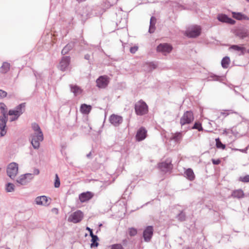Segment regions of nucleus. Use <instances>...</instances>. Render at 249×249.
I'll return each instance as SVG.
<instances>
[{
	"instance_id": "3c124183",
	"label": "nucleus",
	"mask_w": 249,
	"mask_h": 249,
	"mask_svg": "<svg viewBox=\"0 0 249 249\" xmlns=\"http://www.w3.org/2000/svg\"><path fill=\"white\" fill-rule=\"evenodd\" d=\"M221 114H223V115H225V116L229 114L228 113H226L225 112H221Z\"/></svg>"
},
{
	"instance_id": "a19ab883",
	"label": "nucleus",
	"mask_w": 249,
	"mask_h": 249,
	"mask_svg": "<svg viewBox=\"0 0 249 249\" xmlns=\"http://www.w3.org/2000/svg\"><path fill=\"white\" fill-rule=\"evenodd\" d=\"M185 215L183 213H180L178 216V220L183 221L185 220Z\"/></svg>"
},
{
	"instance_id": "864d4df0",
	"label": "nucleus",
	"mask_w": 249,
	"mask_h": 249,
	"mask_svg": "<svg viewBox=\"0 0 249 249\" xmlns=\"http://www.w3.org/2000/svg\"><path fill=\"white\" fill-rule=\"evenodd\" d=\"M240 151L242 152H244L245 151V150H244V149H242V150H239Z\"/></svg>"
},
{
	"instance_id": "5fc2aeb1",
	"label": "nucleus",
	"mask_w": 249,
	"mask_h": 249,
	"mask_svg": "<svg viewBox=\"0 0 249 249\" xmlns=\"http://www.w3.org/2000/svg\"><path fill=\"white\" fill-rule=\"evenodd\" d=\"M224 133H226V134H227V131H226V130H225L224 131Z\"/></svg>"
},
{
	"instance_id": "a878e982",
	"label": "nucleus",
	"mask_w": 249,
	"mask_h": 249,
	"mask_svg": "<svg viewBox=\"0 0 249 249\" xmlns=\"http://www.w3.org/2000/svg\"><path fill=\"white\" fill-rule=\"evenodd\" d=\"M156 22V18L154 17H152L150 18V26L149 28V32L153 33L155 30V24Z\"/></svg>"
},
{
	"instance_id": "37998d69",
	"label": "nucleus",
	"mask_w": 249,
	"mask_h": 249,
	"mask_svg": "<svg viewBox=\"0 0 249 249\" xmlns=\"http://www.w3.org/2000/svg\"><path fill=\"white\" fill-rule=\"evenodd\" d=\"M7 94V92L5 91L0 89V99L5 97Z\"/></svg>"
},
{
	"instance_id": "c756f323",
	"label": "nucleus",
	"mask_w": 249,
	"mask_h": 249,
	"mask_svg": "<svg viewBox=\"0 0 249 249\" xmlns=\"http://www.w3.org/2000/svg\"><path fill=\"white\" fill-rule=\"evenodd\" d=\"M230 63V59L228 56L224 57L221 61V65L223 68H227Z\"/></svg>"
},
{
	"instance_id": "09e8293b",
	"label": "nucleus",
	"mask_w": 249,
	"mask_h": 249,
	"mask_svg": "<svg viewBox=\"0 0 249 249\" xmlns=\"http://www.w3.org/2000/svg\"><path fill=\"white\" fill-rule=\"evenodd\" d=\"M89 57H90V56L88 54H87L85 56V59H88V60L89 59Z\"/></svg>"
},
{
	"instance_id": "2f4dec72",
	"label": "nucleus",
	"mask_w": 249,
	"mask_h": 249,
	"mask_svg": "<svg viewBox=\"0 0 249 249\" xmlns=\"http://www.w3.org/2000/svg\"><path fill=\"white\" fill-rule=\"evenodd\" d=\"M99 238L97 235L93 236L92 237H91L92 243L91 244V247H97L99 245L98 243L97 242Z\"/></svg>"
},
{
	"instance_id": "cd10ccee",
	"label": "nucleus",
	"mask_w": 249,
	"mask_h": 249,
	"mask_svg": "<svg viewBox=\"0 0 249 249\" xmlns=\"http://www.w3.org/2000/svg\"><path fill=\"white\" fill-rule=\"evenodd\" d=\"M71 91L73 92L74 96H77L82 93V89L76 85H70Z\"/></svg>"
},
{
	"instance_id": "a18cd8bd",
	"label": "nucleus",
	"mask_w": 249,
	"mask_h": 249,
	"mask_svg": "<svg viewBox=\"0 0 249 249\" xmlns=\"http://www.w3.org/2000/svg\"><path fill=\"white\" fill-rule=\"evenodd\" d=\"M150 67H152L153 69H155L156 68V66L154 64L152 63H150L148 64Z\"/></svg>"
},
{
	"instance_id": "58836bf2",
	"label": "nucleus",
	"mask_w": 249,
	"mask_h": 249,
	"mask_svg": "<svg viewBox=\"0 0 249 249\" xmlns=\"http://www.w3.org/2000/svg\"><path fill=\"white\" fill-rule=\"evenodd\" d=\"M54 185L55 188H58L60 185V180L57 174L55 175V179Z\"/></svg>"
},
{
	"instance_id": "4d7b16f0",
	"label": "nucleus",
	"mask_w": 249,
	"mask_h": 249,
	"mask_svg": "<svg viewBox=\"0 0 249 249\" xmlns=\"http://www.w3.org/2000/svg\"><path fill=\"white\" fill-rule=\"evenodd\" d=\"M187 249H190V248H187Z\"/></svg>"
},
{
	"instance_id": "a211bd4d",
	"label": "nucleus",
	"mask_w": 249,
	"mask_h": 249,
	"mask_svg": "<svg viewBox=\"0 0 249 249\" xmlns=\"http://www.w3.org/2000/svg\"><path fill=\"white\" fill-rule=\"evenodd\" d=\"M93 196V195L90 192H86L80 194L79 196L80 201L83 203L90 199Z\"/></svg>"
},
{
	"instance_id": "1a4fd4ad",
	"label": "nucleus",
	"mask_w": 249,
	"mask_h": 249,
	"mask_svg": "<svg viewBox=\"0 0 249 249\" xmlns=\"http://www.w3.org/2000/svg\"><path fill=\"white\" fill-rule=\"evenodd\" d=\"M110 79L107 75L100 76L96 81V86L100 89H105L109 83Z\"/></svg>"
},
{
	"instance_id": "6ab92c4d",
	"label": "nucleus",
	"mask_w": 249,
	"mask_h": 249,
	"mask_svg": "<svg viewBox=\"0 0 249 249\" xmlns=\"http://www.w3.org/2000/svg\"><path fill=\"white\" fill-rule=\"evenodd\" d=\"M0 135L1 137H3L6 133L5 127L7 119H5V117H0Z\"/></svg>"
},
{
	"instance_id": "ea45409f",
	"label": "nucleus",
	"mask_w": 249,
	"mask_h": 249,
	"mask_svg": "<svg viewBox=\"0 0 249 249\" xmlns=\"http://www.w3.org/2000/svg\"><path fill=\"white\" fill-rule=\"evenodd\" d=\"M193 129H197L198 131H201V130H202L203 128H202V127L201 126V125L200 124H198V123H195L194 126L193 127Z\"/></svg>"
},
{
	"instance_id": "f03ea898",
	"label": "nucleus",
	"mask_w": 249,
	"mask_h": 249,
	"mask_svg": "<svg viewBox=\"0 0 249 249\" xmlns=\"http://www.w3.org/2000/svg\"><path fill=\"white\" fill-rule=\"evenodd\" d=\"M201 31V28L198 25L189 26L185 31V35L190 38H195L198 36Z\"/></svg>"
},
{
	"instance_id": "13d9d810",
	"label": "nucleus",
	"mask_w": 249,
	"mask_h": 249,
	"mask_svg": "<svg viewBox=\"0 0 249 249\" xmlns=\"http://www.w3.org/2000/svg\"><path fill=\"white\" fill-rule=\"evenodd\" d=\"M247 0L248 1H249V0Z\"/></svg>"
},
{
	"instance_id": "603ef678",
	"label": "nucleus",
	"mask_w": 249,
	"mask_h": 249,
	"mask_svg": "<svg viewBox=\"0 0 249 249\" xmlns=\"http://www.w3.org/2000/svg\"><path fill=\"white\" fill-rule=\"evenodd\" d=\"M77 0L79 2H82V1H85V0Z\"/></svg>"
},
{
	"instance_id": "e433bc0d",
	"label": "nucleus",
	"mask_w": 249,
	"mask_h": 249,
	"mask_svg": "<svg viewBox=\"0 0 249 249\" xmlns=\"http://www.w3.org/2000/svg\"><path fill=\"white\" fill-rule=\"evenodd\" d=\"M239 180L243 182H249V175H246L244 177H240L239 178Z\"/></svg>"
},
{
	"instance_id": "b1692460",
	"label": "nucleus",
	"mask_w": 249,
	"mask_h": 249,
	"mask_svg": "<svg viewBox=\"0 0 249 249\" xmlns=\"http://www.w3.org/2000/svg\"><path fill=\"white\" fill-rule=\"evenodd\" d=\"M230 49H232L235 51L240 52V54L241 55H243L246 51V48L245 47L236 45H231L230 47Z\"/></svg>"
},
{
	"instance_id": "9d476101",
	"label": "nucleus",
	"mask_w": 249,
	"mask_h": 249,
	"mask_svg": "<svg viewBox=\"0 0 249 249\" xmlns=\"http://www.w3.org/2000/svg\"><path fill=\"white\" fill-rule=\"evenodd\" d=\"M51 200V198L46 196H41L36 197L35 202L37 205L47 206L50 205Z\"/></svg>"
},
{
	"instance_id": "0eeeda50",
	"label": "nucleus",
	"mask_w": 249,
	"mask_h": 249,
	"mask_svg": "<svg viewBox=\"0 0 249 249\" xmlns=\"http://www.w3.org/2000/svg\"><path fill=\"white\" fill-rule=\"evenodd\" d=\"M194 120V115L193 112L190 111H187L182 115L180 118V123L181 125H184L186 124H190Z\"/></svg>"
},
{
	"instance_id": "aec40b11",
	"label": "nucleus",
	"mask_w": 249,
	"mask_h": 249,
	"mask_svg": "<svg viewBox=\"0 0 249 249\" xmlns=\"http://www.w3.org/2000/svg\"><path fill=\"white\" fill-rule=\"evenodd\" d=\"M182 137L183 135L181 132H176L172 134L171 140L177 143H180L182 139Z\"/></svg>"
},
{
	"instance_id": "6e6552de",
	"label": "nucleus",
	"mask_w": 249,
	"mask_h": 249,
	"mask_svg": "<svg viewBox=\"0 0 249 249\" xmlns=\"http://www.w3.org/2000/svg\"><path fill=\"white\" fill-rule=\"evenodd\" d=\"M83 213L80 211L78 210L72 213L68 217V221L73 223H77L80 222L83 218Z\"/></svg>"
},
{
	"instance_id": "72a5a7b5",
	"label": "nucleus",
	"mask_w": 249,
	"mask_h": 249,
	"mask_svg": "<svg viewBox=\"0 0 249 249\" xmlns=\"http://www.w3.org/2000/svg\"><path fill=\"white\" fill-rule=\"evenodd\" d=\"M238 36L240 38L243 39L249 36V32L247 30L242 31L239 33Z\"/></svg>"
},
{
	"instance_id": "7ed1b4c3",
	"label": "nucleus",
	"mask_w": 249,
	"mask_h": 249,
	"mask_svg": "<svg viewBox=\"0 0 249 249\" xmlns=\"http://www.w3.org/2000/svg\"><path fill=\"white\" fill-rule=\"evenodd\" d=\"M135 110L137 115L142 116L148 112V106L144 101L140 100L135 104Z\"/></svg>"
},
{
	"instance_id": "6e6d98bb",
	"label": "nucleus",
	"mask_w": 249,
	"mask_h": 249,
	"mask_svg": "<svg viewBox=\"0 0 249 249\" xmlns=\"http://www.w3.org/2000/svg\"><path fill=\"white\" fill-rule=\"evenodd\" d=\"M247 51L249 53V49Z\"/></svg>"
},
{
	"instance_id": "f704fd0d",
	"label": "nucleus",
	"mask_w": 249,
	"mask_h": 249,
	"mask_svg": "<svg viewBox=\"0 0 249 249\" xmlns=\"http://www.w3.org/2000/svg\"><path fill=\"white\" fill-rule=\"evenodd\" d=\"M0 109L3 114V116L2 117H5V119H7V115L6 114V106L4 104H0Z\"/></svg>"
},
{
	"instance_id": "49530a36",
	"label": "nucleus",
	"mask_w": 249,
	"mask_h": 249,
	"mask_svg": "<svg viewBox=\"0 0 249 249\" xmlns=\"http://www.w3.org/2000/svg\"><path fill=\"white\" fill-rule=\"evenodd\" d=\"M39 173V171L38 169L35 170V171H34V174L35 175H38Z\"/></svg>"
},
{
	"instance_id": "c03bdc74",
	"label": "nucleus",
	"mask_w": 249,
	"mask_h": 249,
	"mask_svg": "<svg viewBox=\"0 0 249 249\" xmlns=\"http://www.w3.org/2000/svg\"><path fill=\"white\" fill-rule=\"evenodd\" d=\"M212 162L213 164L218 165L220 163V160H212Z\"/></svg>"
},
{
	"instance_id": "39448f33",
	"label": "nucleus",
	"mask_w": 249,
	"mask_h": 249,
	"mask_svg": "<svg viewBox=\"0 0 249 249\" xmlns=\"http://www.w3.org/2000/svg\"><path fill=\"white\" fill-rule=\"evenodd\" d=\"M25 107L24 104H21L18 106L14 109L10 110L8 114L10 116H14L13 117L10 118V121L13 122L19 117V116L22 114V108Z\"/></svg>"
},
{
	"instance_id": "412c9836",
	"label": "nucleus",
	"mask_w": 249,
	"mask_h": 249,
	"mask_svg": "<svg viewBox=\"0 0 249 249\" xmlns=\"http://www.w3.org/2000/svg\"><path fill=\"white\" fill-rule=\"evenodd\" d=\"M232 17L233 18L237 20H249V18L246 15L242 14L241 13H236L234 12H232Z\"/></svg>"
},
{
	"instance_id": "4be33fe9",
	"label": "nucleus",
	"mask_w": 249,
	"mask_h": 249,
	"mask_svg": "<svg viewBox=\"0 0 249 249\" xmlns=\"http://www.w3.org/2000/svg\"><path fill=\"white\" fill-rule=\"evenodd\" d=\"M91 108V106L83 104L81 105L80 110L82 114H88L90 112Z\"/></svg>"
},
{
	"instance_id": "de8ad7c7",
	"label": "nucleus",
	"mask_w": 249,
	"mask_h": 249,
	"mask_svg": "<svg viewBox=\"0 0 249 249\" xmlns=\"http://www.w3.org/2000/svg\"><path fill=\"white\" fill-rule=\"evenodd\" d=\"M89 235L90 236H91V237H92L93 236H95V235H94L93 232H92V231H90L89 232Z\"/></svg>"
},
{
	"instance_id": "4468645a",
	"label": "nucleus",
	"mask_w": 249,
	"mask_h": 249,
	"mask_svg": "<svg viewBox=\"0 0 249 249\" xmlns=\"http://www.w3.org/2000/svg\"><path fill=\"white\" fill-rule=\"evenodd\" d=\"M110 123L115 126H119L123 122V118L121 116L112 114L109 117Z\"/></svg>"
},
{
	"instance_id": "20e7f679",
	"label": "nucleus",
	"mask_w": 249,
	"mask_h": 249,
	"mask_svg": "<svg viewBox=\"0 0 249 249\" xmlns=\"http://www.w3.org/2000/svg\"><path fill=\"white\" fill-rule=\"evenodd\" d=\"M18 165L16 162L9 163L7 167V174L11 178L14 179L18 173Z\"/></svg>"
},
{
	"instance_id": "4c0bfd02",
	"label": "nucleus",
	"mask_w": 249,
	"mask_h": 249,
	"mask_svg": "<svg viewBox=\"0 0 249 249\" xmlns=\"http://www.w3.org/2000/svg\"><path fill=\"white\" fill-rule=\"evenodd\" d=\"M129 234L131 236H135L137 233V231L136 229L131 228H129Z\"/></svg>"
},
{
	"instance_id": "f8f14e48",
	"label": "nucleus",
	"mask_w": 249,
	"mask_h": 249,
	"mask_svg": "<svg viewBox=\"0 0 249 249\" xmlns=\"http://www.w3.org/2000/svg\"><path fill=\"white\" fill-rule=\"evenodd\" d=\"M153 228L152 226H147L144 230L143 232V237L146 242H149L151 240L153 234Z\"/></svg>"
},
{
	"instance_id": "bb28decb",
	"label": "nucleus",
	"mask_w": 249,
	"mask_h": 249,
	"mask_svg": "<svg viewBox=\"0 0 249 249\" xmlns=\"http://www.w3.org/2000/svg\"><path fill=\"white\" fill-rule=\"evenodd\" d=\"M231 196L233 197L241 198L244 197V193L242 190L238 189L233 191Z\"/></svg>"
},
{
	"instance_id": "473e14b6",
	"label": "nucleus",
	"mask_w": 249,
	"mask_h": 249,
	"mask_svg": "<svg viewBox=\"0 0 249 249\" xmlns=\"http://www.w3.org/2000/svg\"><path fill=\"white\" fill-rule=\"evenodd\" d=\"M109 249H124L121 244H114L109 246Z\"/></svg>"
},
{
	"instance_id": "f3484780",
	"label": "nucleus",
	"mask_w": 249,
	"mask_h": 249,
	"mask_svg": "<svg viewBox=\"0 0 249 249\" xmlns=\"http://www.w3.org/2000/svg\"><path fill=\"white\" fill-rule=\"evenodd\" d=\"M70 62V58L69 56L63 57L60 63L59 69L62 71H65L68 68Z\"/></svg>"
},
{
	"instance_id": "5701e85b",
	"label": "nucleus",
	"mask_w": 249,
	"mask_h": 249,
	"mask_svg": "<svg viewBox=\"0 0 249 249\" xmlns=\"http://www.w3.org/2000/svg\"><path fill=\"white\" fill-rule=\"evenodd\" d=\"M184 174L186 178L191 181L193 180L195 178L194 173L191 168L187 169Z\"/></svg>"
},
{
	"instance_id": "dca6fc26",
	"label": "nucleus",
	"mask_w": 249,
	"mask_h": 249,
	"mask_svg": "<svg viewBox=\"0 0 249 249\" xmlns=\"http://www.w3.org/2000/svg\"><path fill=\"white\" fill-rule=\"evenodd\" d=\"M159 168L163 172H167L172 168L171 160L167 159L159 164Z\"/></svg>"
},
{
	"instance_id": "c9c22d12",
	"label": "nucleus",
	"mask_w": 249,
	"mask_h": 249,
	"mask_svg": "<svg viewBox=\"0 0 249 249\" xmlns=\"http://www.w3.org/2000/svg\"><path fill=\"white\" fill-rule=\"evenodd\" d=\"M216 141V145L217 148H222L223 149L225 148V145L222 143V142L219 141L218 138L215 139Z\"/></svg>"
},
{
	"instance_id": "9b49d317",
	"label": "nucleus",
	"mask_w": 249,
	"mask_h": 249,
	"mask_svg": "<svg viewBox=\"0 0 249 249\" xmlns=\"http://www.w3.org/2000/svg\"><path fill=\"white\" fill-rule=\"evenodd\" d=\"M172 47L171 45L163 43L160 44L158 46L157 50L159 52L162 53L163 54L166 55L167 53H170L172 50Z\"/></svg>"
},
{
	"instance_id": "393cba45",
	"label": "nucleus",
	"mask_w": 249,
	"mask_h": 249,
	"mask_svg": "<svg viewBox=\"0 0 249 249\" xmlns=\"http://www.w3.org/2000/svg\"><path fill=\"white\" fill-rule=\"evenodd\" d=\"M10 68V63L6 62H3L0 68V72L2 73H6L9 71Z\"/></svg>"
},
{
	"instance_id": "8fccbe9b",
	"label": "nucleus",
	"mask_w": 249,
	"mask_h": 249,
	"mask_svg": "<svg viewBox=\"0 0 249 249\" xmlns=\"http://www.w3.org/2000/svg\"><path fill=\"white\" fill-rule=\"evenodd\" d=\"M86 230L89 231V232H90V231H92V229H91L90 228H89L88 227H87Z\"/></svg>"
},
{
	"instance_id": "423d86ee",
	"label": "nucleus",
	"mask_w": 249,
	"mask_h": 249,
	"mask_svg": "<svg viewBox=\"0 0 249 249\" xmlns=\"http://www.w3.org/2000/svg\"><path fill=\"white\" fill-rule=\"evenodd\" d=\"M34 178V175L27 173L20 175L16 180L17 182L21 185H26Z\"/></svg>"
},
{
	"instance_id": "2eb2a0df",
	"label": "nucleus",
	"mask_w": 249,
	"mask_h": 249,
	"mask_svg": "<svg viewBox=\"0 0 249 249\" xmlns=\"http://www.w3.org/2000/svg\"><path fill=\"white\" fill-rule=\"evenodd\" d=\"M217 19L222 22L226 23L231 25H234L235 21L231 18H229L225 14H219L217 16Z\"/></svg>"
},
{
	"instance_id": "c85d7f7f",
	"label": "nucleus",
	"mask_w": 249,
	"mask_h": 249,
	"mask_svg": "<svg viewBox=\"0 0 249 249\" xmlns=\"http://www.w3.org/2000/svg\"><path fill=\"white\" fill-rule=\"evenodd\" d=\"M73 47V44L70 43L66 45L61 51V53L64 55L67 53Z\"/></svg>"
},
{
	"instance_id": "ddd939ff",
	"label": "nucleus",
	"mask_w": 249,
	"mask_h": 249,
	"mask_svg": "<svg viewBox=\"0 0 249 249\" xmlns=\"http://www.w3.org/2000/svg\"><path fill=\"white\" fill-rule=\"evenodd\" d=\"M147 136V130L145 128L141 127L137 131L136 135V140L137 141L140 142L144 140Z\"/></svg>"
},
{
	"instance_id": "7c9ffc66",
	"label": "nucleus",
	"mask_w": 249,
	"mask_h": 249,
	"mask_svg": "<svg viewBox=\"0 0 249 249\" xmlns=\"http://www.w3.org/2000/svg\"><path fill=\"white\" fill-rule=\"evenodd\" d=\"M5 189L7 192H12L15 190V185L11 183H8L6 184Z\"/></svg>"
},
{
	"instance_id": "f257e3e1",
	"label": "nucleus",
	"mask_w": 249,
	"mask_h": 249,
	"mask_svg": "<svg viewBox=\"0 0 249 249\" xmlns=\"http://www.w3.org/2000/svg\"><path fill=\"white\" fill-rule=\"evenodd\" d=\"M34 133L31 135V143L35 149H38L40 146V142L43 140V133L38 125L36 123L32 125Z\"/></svg>"
},
{
	"instance_id": "79ce46f5",
	"label": "nucleus",
	"mask_w": 249,
	"mask_h": 249,
	"mask_svg": "<svg viewBox=\"0 0 249 249\" xmlns=\"http://www.w3.org/2000/svg\"><path fill=\"white\" fill-rule=\"evenodd\" d=\"M138 50V47L137 46H134L132 47L130 49V52L132 53H135Z\"/></svg>"
}]
</instances>
